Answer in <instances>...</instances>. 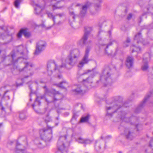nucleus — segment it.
I'll use <instances>...</instances> for the list:
<instances>
[{
	"instance_id": "1",
	"label": "nucleus",
	"mask_w": 153,
	"mask_h": 153,
	"mask_svg": "<svg viewBox=\"0 0 153 153\" xmlns=\"http://www.w3.org/2000/svg\"><path fill=\"white\" fill-rule=\"evenodd\" d=\"M106 96L105 95L104 98L106 103L110 105V106H106V110L107 111L106 115L111 116L112 114L116 112L119 113V117L122 121L119 129H122L124 130V134L126 138L128 140H132L135 137V134L133 132H131L127 128H125L123 126V122L129 123L131 125L135 126V128L137 131L142 128V126L141 124H137L136 122L138 121V119L137 117L132 116L130 117V114L129 113H127L123 110L124 107H127L129 106L130 102H126L123 103V98L120 96L116 97L114 98V101L112 102H108V100H106Z\"/></svg>"
},
{
	"instance_id": "2",
	"label": "nucleus",
	"mask_w": 153,
	"mask_h": 153,
	"mask_svg": "<svg viewBox=\"0 0 153 153\" xmlns=\"http://www.w3.org/2000/svg\"><path fill=\"white\" fill-rule=\"evenodd\" d=\"M23 47L22 45L19 46L17 49V51L20 55H22V56L19 57L17 59H16V54L14 52L12 51L8 56H6L5 51L4 50H0V55L1 53L3 55H1V57L3 59V61L5 60L6 59H9L10 62V64H8L7 65H13V68L12 69V72L14 75H17L20 73L24 72L29 74L25 76L23 78H21V80L23 82L24 79L27 78L29 76H32L33 74V72L31 71V69L33 66V64L31 62H24L25 66L22 68H19L18 66H15V65L18 62H21L24 59L27 60L28 59L27 55H24L23 52Z\"/></svg>"
},
{
	"instance_id": "3",
	"label": "nucleus",
	"mask_w": 153,
	"mask_h": 153,
	"mask_svg": "<svg viewBox=\"0 0 153 153\" xmlns=\"http://www.w3.org/2000/svg\"><path fill=\"white\" fill-rule=\"evenodd\" d=\"M79 55V50L78 49H75L70 51L69 55L65 60V62L62 61V64L60 66H58L54 60L48 62L47 65V70L48 75L50 76L52 73V71L51 68L52 64L55 65V70H58L60 72H62L63 69H71L76 63Z\"/></svg>"
},
{
	"instance_id": "4",
	"label": "nucleus",
	"mask_w": 153,
	"mask_h": 153,
	"mask_svg": "<svg viewBox=\"0 0 153 153\" xmlns=\"http://www.w3.org/2000/svg\"><path fill=\"white\" fill-rule=\"evenodd\" d=\"M43 4H36V7L35 8L34 13L37 15L40 14L42 10L44 9L46 2H49L51 5L53 7V10L57 9H60L63 6H61V3L63 1L60 0H44Z\"/></svg>"
},
{
	"instance_id": "5",
	"label": "nucleus",
	"mask_w": 153,
	"mask_h": 153,
	"mask_svg": "<svg viewBox=\"0 0 153 153\" xmlns=\"http://www.w3.org/2000/svg\"><path fill=\"white\" fill-rule=\"evenodd\" d=\"M43 88L45 89V94L50 96L49 98L46 99V101L48 104L51 103L55 104L57 101L62 99V95L59 91H56L55 89L50 90L46 85L44 86Z\"/></svg>"
},
{
	"instance_id": "6",
	"label": "nucleus",
	"mask_w": 153,
	"mask_h": 153,
	"mask_svg": "<svg viewBox=\"0 0 153 153\" xmlns=\"http://www.w3.org/2000/svg\"><path fill=\"white\" fill-rule=\"evenodd\" d=\"M111 69L108 66H106L103 69L100 76V80L97 82H101L104 87L110 85L113 81L111 78Z\"/></svg>"
},
{
	"instance_id": "7",
	"label": "nucleus",
	"mask_w": 153,
	"mask_h": 153,
	"mask_svg": "<svg viewBox=\"0 0 153 153\" xmlns=\"http://www.w3.org/2000/svg\"><path fill=\"white\" fill-rule=\"evenodd\" d=\"M53 127H49L48 128H43L39 130V134L41 139L45 142H49L52 139V129Z\"/></svg>"
},
{
	"instance_id": "8",
	"label": "nucleus",
	"mask_w": 153,
	"mask_h": 153,
	"mask_svg": "<svg viewBox=\"0 0 153 153\" xmlns=\"http://www.w3.org/2000/svg\"><path fill=\"white\" fill-rule=\"evenodd\" d=\"M68 143L67 140L66 135L60 136L57 143V147L58 151H64L65 152H68V149L66 146Z\"/></svg>"
},
{
	"instance_id": "9",
	"label": "nucleus",
	"mask_w": 153,
	"mask_h": 153,
	"mask_svg": "<svg viewBox=\"0 0 153 153\" xmlns=\"http://www.w3.org/2000/svg\"><path fill=\"white\" fill-rule=\"evenodd\" d=\"M108 33L109 34V42L106 45L104 43V40L101 37L100 38L98 39V42L99 47H100V46H103L105 45H106L105 50V53L108 56H109L110 55L111 53H109L108 52L107 49L108 48L109 46L112 45L113 43L116 42V41L115 39H112L111 36V31H108Z\"/></svg>"
},
{
	"instance_id": "10",
	"label": "nucleus",
	"mask_w": 153,
	"mask_h": 153,
	"mask_svg": "<svg viewBox=\"0 0 153 153\" xmlns=\"http://www.w3.org/2000/svg\"><path fill=\"white\" fill-rule=\"evenodd\" d=\"M91 72L90 76L86 79H83L82 80V83L86 88H89V86H91V84L92 82V78L98 74V72L94 71V69L92 70H88V72Z\"/></svg>"
},
{
	"instance_id": "11",
	"label": "nucleus",
	"mask_w": 153,
	"mask_h": 153,
	"mask_svg": "<svg viewBox=\"0 0 153 153\" xmlns=\"http://www.w3.org/2000/svg\"><path fill=\"white\" fill-rule=\"evenodd\" d=\"M46 43L44 41H40L36 44V49L34 53L35 55H38L44 50L46 46Z\"/></svg>"
},
{
	"instance_id": "12",
	"label": "nucleus",
	"mask_w": 153,
	"mask_h": 153,
	"mask_svg": "<svg viewBox=\"0 0 153 153\" xmlns=\"http://www.w3.org/2000/svg\"><path fill=\"white\" fill-rule=\"evenodd\" d=\"M90 49V48L89 47H87L86 48L84 56L82 60L79 62L78 65V67H82L85 64H87L89 62V60L88 59V57Z\"/></svg>"
},
{
	"instance_id": "13",
	"label": "nucleus",
	"mask_w": 153,
	"mask_h": 153,
	"mask_svg": "<svg viewBox=\"0 0 153 153\" xmlns=\"http://www.w3.org/2000/svg\"><path fill=\"white\" fill-rule=\"evenodd\" d=\"M84 28L85 31L84 35L79 41L80 44H86L88 38V36L91 31L92 30V28L90 27L86 26Z\"/></svg>"
},
{
	"instance_id": "14",
	"label": "nucleus",
	"mask_w": 153,
	"mask_h": 153,
	"mask_svg": "<svg viewBox=\"0 0 153 153\" xmlns=\"http://www.w3.org/2000/svg\"><path fill=\"white\" fill-rule=\"evenodd\" d=\"M134 42L137 44H142L143 45H146V43L145 42V40L142 38L141 33L139 32L136 34L134 38Z\"/></svg>"
},
{
	"instance_id": "15",
	"label": "nucleus",
	"mask_w": 153,
	"mask_h": 153,
	"mask_svg": "<svg viewBox=\"0 0 153 153\" xmlns=\"http://www.w3.org/2000/svg\"><path fill=\"white\" fill-rule=\"evenodd\" d=\"M26 147L23 146L18 141L16 142V146L15 149L16 153H29L27 152L25 149Z\"/></svg>"
},
{
	"instance_id": "16",
	"label": "nucleus",
	"mask_w": 153,
	"mask_h": 153,
	"mask_svg": "<svg viewBox=\"0 0 153 153\" xmlns=\"http://www.w3.org/2000/svg\"><path fill=\"white\" fill-rule=\"evenodd\" d=\"M85 92V90L80 85H77L76 88L72 90V92L74 94H82Z\"/></svg>"
},
{
	"instance_id": "17",
	"label": "nucleus",
	"mask_w": 153,
	"mask_h": 153,
	"mask_svg": "<svg viewBox=\"0 0 153 153\" xmlns=\"http://www.w3.org/2000/svg\"><path fill=\"white\" fill-rule=\"evenodd\" d=\"M134 59L132 56H128L126 59L125 65L128 68H131L134 64Z\"/></svg>"
},
{
	"instance_id": "18",
	"label": "nucleus",
	"mask_w": 153,
	"mask_h": 153,
	"mask_svg": "<svg viewBox=\"0 0 153 153\" xmlns=\"http://www.w3.org/2000/svg\"><path fill=\"white\" fill-rule=\"evenodd\" d=\"M76 141L77 142L79 143L82 144H85L90 143L92 141L87 139H84L81 137H79L78 138L75 139Z\"/></svg>"
},
{
	"instance_id": "19",
	"label": "nucleus",
	"mask_w": 153,
	"mask_h": 153,
	"mask_svg": "<svg viewBox=\"0 0 153 153\" xmlns=\"http://www.w3.org/2000/svg\"><path fill=\"white\" fill-rule=\"evenodd\" d=\"M102 2V0H94V6L96 11H97L100 9Z\"/></svg>"
},
{
	"instance_id": "20",
	"label": "nucleus",
	"mask_w": 153,
	"mask_h": 153,
	"mask_svg": "<svg viewBox=\"0 0 153 153\" xmlns=\"http://www.w3.org/2000/svg\"><path fill=\"white\" fill-rule=\"evenodd\" d=\"M57 87L62 88L65 89L66 90V88L69 86L68 84L65 81H63L61 82L59 84H55Z\"/></svg>"
},
{
	"instance_id": "21",
	"label": "nucleus",
	"mask_w": 153,
	"mask_h": 153,
	"mask_svg": "<svg viewBox=\"0 0 153 153\" xmlns=\"http://www.w3.org/2000/svg\"><path fill=\"white\" fill-rule=\"evenodd\" d=\"M41 104V102L40 100H39V98L37 97L35 100L34 103L32 105V106L33 109L37 113H38L39 112L35 109V107L36 106L38 108L40 106Z\"/></svg>"
},
{
	"instance_id": "22",
	"label": "nucleus",
	"mask_w": 153,
	"mask_h": 153,
	"mask_svg": "<svg viewBox=\"0 0 153 153\" xmlns=\"http://www.w3.org/2000/svg\"><path fill=\"white\" fill-rule=\"evenodd\" d=\"M88 3H89L88 2L86 4H85L82 6V9L80 12V15L82 16H84L86 13L88 7L87 4Z\"/></svg>"
},
{
	"instance_id": "23",
	"label": "nucleus",
	"mask_w": 153,
	"mask_h": 153,
	"mask_svg": "<svg viewBox=\"0 0 153 153\" xmlns=\"http://www.w3.org/2000/svg\"><path fill=\"white\" fill-rule=\"evenodd\" d=\"M19 117L21 120L26 119L27 117L26 115V112L25 111H22L20 112Z\"/></svg>"
},
{
	"instance_id": "24",
	"label": "nucleus",
	"mask_w": 153,
	"mask_h": 153,
	"mask_svg": "<svg viewBox=\"0 0 153 153\" xmlns=\"http://www.w3.org/2000/svg\"><path fill=\"white\" fill-rule=\"evenodd\" d=\"M90 117V115L88 114L86 116L82 117L80 120V122L84 123L88 122Z\"/></svg>"
},
{
	"instance_id": "25",
	"label": "nucleus",
	"mask_w": 153,
	"mask_h": 153,
	"mask_svg": "<svg viewBox=\"0 0 153 153\" xmlns=\"http://www.w3.org/2000/svg\"><path fill=\"white\" fill-rule=\"evenodd\" d=\"M23 0H15L14 2L15 7L17 8H20V5Z\"/></svg>"
},
{
	"instance_id": "26",
	"label": "nucleus",
	"mask_w": 153,
	"mask_h": 153,
	"mask_svg": "<svg viewBox=\"0 0 153 153\" xmlns=\"http://www.w3.org/2000/svg\"><path fill=\"white\" fill-rule=\"evenodd\" d=\"M145 59H143V62L144 63V64L143 65L142 67L141 68L143 71H146L149 68V66L148 65V62H145Z\"/></svg>"
},
{
	"instance_id": "27",
	"label": "nucleus",
	"mask_w": 153,
	"mask_h": 153,
	"mask_svg": "<svg viewBox=\"0 0 153 153\" xmlns=\"http://www.w3.org/2000/svg\"><path fill=\"white\" fill-rule=\"evenodd\" d=\"M35 143L37 145L38 148L40 149L44 148V146L42 144V143L39 142L38 139H36L34 140Z\"/></svg>"
},
{
	"instance_id": "28",
	"label": "nucleus",
	"mask_w": 153,
	"mask_h": 153,
	"mask_svg": "<svg viewBox=\"0 0 153 153\" xmlns=\"http://www.w3.org/2000/svg\"><path fill=\"white\" fill-rule=\"evenodd\" d=\"M23 35L26 38H29L31 36V33L30 32H27V29H23Z\"/></svg>"
},
{
	"instance_id": "29",
	"label": "nucleus",
	"mask_w": 153,
	"mask_h": 153,
	"mask_svg": "<svg viewBox=\"0 0 153 153\" xmlns=\"http://www.w3.org/2000/svg\"><path fill=\"white\" fill-rule=\"evenodd\" d=\"M133 46L134 47V48L132 49V52L133 53L134 52H136L137 53L140 52L141 50V48L139 47H136L134 45H133Z\"/></svg>"
},
{
	"instance_id": "30",
	"label": "nucleus",
	"mask_w": 153,
	"mask_h": 153,
	"mask_svg": "<svg viewBox=\"0 0 153 153\" xmlns=\"http://www.w3.org/2000/svg\"><path fill=\"white\" fill-rule=\"evenodd\" d=\"M107 33L106 32L103 30H100L99 31L98 36H102V37L103 38H104V36L106 35H107Z\"/></svg>"
},
{
	"instance_id": "31",
	"label": "nucleus",
	"mask_w": 153,
	"mask_h": 153,
	"mask_svg": "<svg viewBox=\"0 0 153 153\" xmlns=\"http://www.w3.org/2000/svg\"><path fill=\"white\" fill-rule=\"evenodd\" d=\"M130 39L128 37L127 38L126 41L124 42V47H126L128 46L129 45V44L130 43Z\"/></svg>"
},
{
	"instance_id": "32",
	"label": "nucleus",
	"mask_w": 153,
	"mask_h": 153,
	"mask_svg": "<svg viewBox=\"0 0 153 153\" xmlns=\"http://www.w3.org/2000/svg\"><path fill=\"white\" fill-rule=\"evenodd\" d=\"M22 34H23V29H21L19 32L17 34V36L18 38H20L22 37Z\"/></svg>"
},
{
	"instance_id": "33",
	"label": "nucleus",
	"mask_w": 153,
	"mask_h": 153,
	"mask_svg": "<svg viewBox=\"0 0 153 153\" xmlns=\"http://www.w3.org/2000/svg\"><path fill=\"white\" fill-rule=\"evenodd\" d=\"M48 16L49 17L51 16L52 17L53 20V22H54L53 25H54L55 23V17L54 16H53V15L51 13H48Z\"/></svg>"
},
{
	"instance_id": "34",
	"label": "nucleus",
	"mask_w": 153,
	"mask_h": 153,
	"mask_svg": "<svg viewBox=\"0 0 153 153\" xmlns=\"http://www.w3.org/2000/svg\"><path fill=\"white\" fill-rule=\"evenodd\" d=\"M0 108H1L2 110L4 111L5 110V108L3 106L2 104V100L0 99Z\"/></svg>"
},
{
	"instance_id": "35",
	"label": "nucleus",
	"mask_w": 153,
	"mask_h": 153,
	"mask_svg": "<svg viewBox=\"0 0 153 153\" xmlns=\"http://www.w3.org/2000/svg\"><path fill=\"white\" fill-rule=\"evenodd\" d=\"M47 119H46L44 120L45 123H47L48 122H49L51 120V119L48 117V115L47 116Z\"/></svg>"
},
{
	"instance_id": "36",
	"label": "nucleus",
	"mask_w": 153,
	"mask_h": 153,
	"mask_svg": "<svg viewBox=\"0 0 153 153\" xmlns=\"http://www.w3.org/2000/svg\"><path fill=\"white\" fill-rule=\"evenodd\" d=\"M146 13H143V14H142V15L141 16H140V17L139 19H140V21L139 22V23H141V22L142 21V17L143 16H144L146 14Z\"/></svg>"
},
{
	"instance_id": "37",
	"label": "nucleus",
	"mask_w": 153,
	"mask_h": 153,
	"mask_svg": "<svg viewBox=\"0 0 153 153\" xmlns=\"http://www.w3.org/2000/svg\"><path fill=\"white\" fill-rule=\"evenodd\" d=\"M70 14L71 15H73V18L74 20L75 18V15L74 14V13L73 12H70Z\"/></svg>"
},
{
	"instance_id": "38",
	"label": "nucleus",
	"mask_w": 153,
	"mask_h": 153,
	"mask_svg": "<svg viewBox=\"0 0 153 153\" xmlns=\"http://www.w3.org/2000/svg\"><path fill=\"white\" fill-rule=\"evenodd\" d=\"M132 16V15L131 13H129L128 15V16L127 17V19L128 20H130Z\"/></svg>"
},
{
	"instance_id": "39",
	"label": "nucleus",
	"mask_w": 153,
	"mask_h": 153,
	"mask_svg": "<svg viewBox=\"0 0 153 153\" xmlns=\"http://www.w3.org/2000/svg\"><path fill=\"white\" fill-rule=\"evenodd\" d=\"M16 87H18L19 86H22L23 85V83L21 82L20 83H18L17 82H16Z\"/></svg>"
},
{
	"instance_id": "40",
	"label": "nucleus",
	"mask_w": 153,
	"mask_h": 153,
	"mask_svg": "<svg viewBox=\"0 0 153 153\" xmlns=\"http://www.w3.org/2000/svg\"><path fill=\"white\" fill-rule=\"evenodd\" d=\"M47 81H46L45 80H41L39 81V82L40 83H44V84H46L47 83Z\"/></svg>"
},
{
	"instance_id": "41",
	"label": "nucleus",
	"mask_w": 153,
	"mask_h": 153,
	"mask_svg": "<svg viewBox=\"0 0 153 153\" xmlns=\"http://www.w3.org/2000/svg\"><path fill=\"white\" fill-rule=\"evenodd\" d=\"M111 138H112V137L111 135H107V136H106L105 137V139H111Z\"/></svg>"
},
{
	"instance_id": "42",
	"label": "nucleus",
	"mask_w": 153,
	"mask_h": 153,
	"mask_svg": "<svg viewBox=\"0 0 153 153\" xmlns=\"http://www.w3.org/2000/svg\"><path fill=\"white\" fill-rule=\"evenodd\" d=\"M67 152H65L63 151H58L56 153H67Z\"/></svg>"
},
{
	"instance_id": "43",
	"label": "nucleus",
	"mask_w": 153,
	"mask_h": 153,
	"mask_svg": "<svg viewBox=\"0 0 153 153\" xmlns=\"http://www.w3.org/2000/svg\"><path fill=\"white\" fill-rule=\"evenodd\" d=\"M95 148L97 149L100 150L101 149V147L100 146H95Z\"/></svg>"
},
{
	"instance_id": "44",
	"label": "nucleus",
	"mask_w": 153,
	"mask_h": 153,
	"mask_svg": "<svg viewBox=\"0 0 153 153\" xmlns=\"http://www.w3.org/2000/svg\"><path fill=\"white\" fill-rule=\"evenodd\" d=\"M56 16H59L60 17H62L63 15V14L62 13H60L56 14Z\"/></svg>"
},
{
	"instance_id": "45",
	"label": "nucleus",
	"mask_w": 153,
	"mask_h": 153,
	"mask_svg": "<svg viewBox=\"0 0 153 153\" xmlns=\"http://www.w3.org/2000/svg\"><path fill=\"white\" fill-rule=\"evenodd\" d=\"M58 78L59 79H60L62 78V76L61 75H59L58 76Z\"/></svg>"
},
{
	"instance_id": "46",
	"label": "nucleus",
	"mask_w": 153,
	"mask_h": 153,
	"mask_svg": "<svg viewBox=\"0 0 153 153\" xmlns=\"http://www.w3.org/2000/svg\"><path fill=\"white\" fill-rule=\"evenodd\" d=\"M69 114V113L68 112H65V113H64V115H65V116H68Z\"/></svg>"
},
{
	"instance_id": "47",
	"label": "nucleus",
	"mask_w": 153,
	"mask_h": 153,
	"mask_svg": "<svg viewBox=\"0 0 153 153\" xmlns=\"http://www.w3.org/2000/svg\"><path fill=\"white\" fill-rule=\"evenodd\" d=\"M76 115L74 114L72 117L73 119H76Z\"/></svg>"
},
{
	"instance_id": "48",
	"label": "nucleus",
	"mask_w": 153,
	"mask_h": 153,
	"mask_svg": "<svg viewBox=\"0 0 153 153\" xmlns=\"http://www.w3.org/2000/svg\"><path fill=\"white\" fill-rule=\"evenodd\" d=\"M80 5H81V4H79V3H78V4H76V7H78V6H80Z\"/></svg>"
},
{
	"instance_id": "49",
	"label": "nucleus",
	"mask_w": 153,
	"mask_h": 153,
	"mask_svg": "<svg viewBox=\"0 0 153 153\" xmlns=\"http://www.w3.org/2000/svg\"><path fill=\"white\" fill-rule=\"evenodd\" d=\"M29 89L31 91H32V87L30 85H29Z\"/></svg>"
},
{
	"instance_id": "50",
	"label": "nucleus",
	"mask_w": 153,
	"mask_h": 153,
	"mask_svg": "<svg viewBox=\"0 0 153 153\" xmlns=\"http://www.w3.org/2000/svg\"><path fill=\"white\" fill-rule=\"evenodd\" d=\"M87 73V72H85L83 73V74H82V75H84V74H86Z\"/></svg>"
},
{
	"instance_id": "51",
	"label": "nucleus",
	"mask_w": 153,
	"mask_h": 153,
	"mask_svg": "<svg viewBox=\"0 0 153 153\" xmlns=\"http://www.w3.org/2000/svg\"><path fill=\"white\" fill-rule=\"evenodd\" d=\"M56 119L58 120H59V116H58L56 117Z\"/></svg>"
},
{
	"instance_id": "52",
	"label": "nucleus",
	"mask_w": 153,
	"mask_h": 153,
	"mask_svg": "<svg viewBox=\"0 0 153 153\" xmlns=\"http://www.w3.org/2000/svg\"><path fill=\"white\" fill-rule=\"evenodd\" d=\"M51 27H48L47 28V29H50L51 28Z\"/></svg>"
},
{
	"instance_id": "53",
	"label": "nucleus",
	"mask_w": 153,
	"mask_h": 153,
	"mask_svg": "<svg viewBox=\"0 0 153 153\" xmlns=\"http://www.w3.org/2000/svg\"><path fill=\"white\" fill-rule=\"evenodd\" d=\"M2 123H0V127L2 126Z\"/></svg>"
},
{
	"instance_id": "54",
	"label": "nucleus",
	"mask_w": 153,
	"mask_h": 153,
	"mask_svg": "<svg viewBox=\"0 0 153 153\" xmlns=\"http://www.w3.org/2000/svg\"><path fill=\"white\" fill-rule=\"evenodd\" d=\"M0 1L3 2H4L5 1V0H0Z\"/></svg>"
},
{
	"instance_id": "55",
	"label": "nucleus",
	"mask_w": 153,
	"mask_h": 153,
	"mask_svg": "<svg viewBox=\"0 0 153 153\" xmlns=\"http://www.w3.org/2000/svg\"><path fill=\"white\" fill-rule=\"evenodd\" d=\"M58 124V123H56V124H55V125L56 126H57Z\"/></svg>"
},
{
	"instance_id": "56",
	"label": "nucleus",
	"mask_w": 153,
	"mask_h": 153,
	"mask_svg": "<svg viewBox=\"0 0 153 153\" xmlns=\"http://www.w3.org/2000/svg\"><path fill=\"white\" fill-rule=\"evenodd\" d=\"M118 153H122V152L121 151H119Z\"/></svg>"
},
{
	"instance_id": "57",
	"label": "nucleus",
	"mask_w": 153,
	"mask_h": 153,
	"mask_svg": "<svg viewBox=\"0 0 153 153\" xmlns=\"http://www.w3.org/2000/svg\"><path fill=\"white\" fill-rule=\"evenodd\" d=\"M13 142L12 141L10 142V144H11L13 143Z\"/></svg>"
},
{
	"instance_id": "58",
	"label": "nucleus",
	"mask_w": 153,
	"mask_h": 153,
	"mask_svg": "<svg viewBox=\"0 0 153 153\" xmlns=\"http://www.w3.org/2000/svg\"><path fill=\"white\" fill-rule=\"evenodd\" d=\"M7 91H5L4 93V95L5 94H6V93H7Z\"/></svg>"
},
{
	"instance_id": "59",
	"label": "nucleus",
	"mask_w": 153,
	"mask_h": 153,
	"mask_svg": "<svg viewBox=\"0 0 153 153\" xmlns=\"http://www.w3.org/2000/svg\"><path fill=\"white\" fill-rule=\"evenodd\" d=\"M146 54H149V53H147Z\"/></svg>"
},
{
	"instance_id": "60",
	"label": "nucleus",
	"mask_w": 153,
	"mask_h": 153,
	"mask_svg": "<svg viewBox=\"0 0 153 153\" xmlns=\"http://www.w3.org/2000/svg\"><path fill=\"white\" fill-rule=\"evenodd\" d=\"M30 101H32V99H31V98L30 99Z\"/></svg>"
},
{
	"instance_id": "61",
	"label": "nucleus",
	"mask_w": 153,
	"mask_h": 153,
	"mask_svg": "<svg viewBox=\"0 0 153 153\" xmlns=\"http://www.w3.org/2000/svg\"><path fill=\"white\" fill-rule=\"evenodd\" d=\"M101 138H102V139H103V137L102 136L101 137Z\"/></svg>"
},
{
	"instance_id": "62",
	"label": "nucleus",
	"mask_w": 153,
	"mask_h": 153,
	"mask_svg": "<svg viewBox=\"0 0 153 153\" xmlns=\"http://www.w3.org/2000/svg\"><path fill=\"white\" fill-rule=\"evenodd\" d=\"M145 27H145V28H147V27H146V26H145Z\"/></svg>"
},
{
	"instance_id": "63",
	"label": "nucleus",
	"mask_w": 153,
	"mask_h": 153,
	"mask_svg": "<svg viewBox=\"0 0 153 153\" xmlns=\"http://www.w3.org/2000/svg\"><path fill=\"white\" fill-rule=\"evenodd\" d=\"M26 145H27V143Z\"/></svg>"
},
{
	"instance_id": "64",
	"label": "nucleus",
	"mask_w": 153,
	"mask_h": 153,
	"mask_svg": "<svg viewBox=\"0 0 153 153\" xmlns=\"http://www.w3.org/2000/svg\"><path fill=\"white\" fill-rule=\"evenodd\" d=\"M147 137H149L147 135Z\"/></svg>"
}]
</instances>
